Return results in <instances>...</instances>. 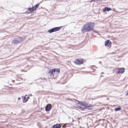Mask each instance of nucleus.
Segmentation results:
<instances>
[{
    "label": "nucleus",
    "instance_id": "obj_9",
    "mask_svg": "<svg viewBox=\"0 0 128 128\" xmlns=\"http://www.w3.org/2000/svg\"><path fill=\"white\" fill-rule=\"evenodd\" d=\"M111 10H112V9L110 8L106 7L104 8L103 12H105L110 11Z\"/></svg>",
    "mask_w": 128,
    "mask_h": 128
},
{
    "label": "nucleus",
    "instance_id": "obj_18",
    "mask_svg": "<svg viewBox=\"0 0 128 128\" xmlns=\"http://www.w3.org/2000/svg\"><path fill=\"white\" fill-rule=\"evenodd\" d=\"M27 95H26L25 96L23 97V96H22V97L23 98V101H25L26 100V96Z\"/></svg>",
    "mask_w": 128,
    "mask_h": 128
},
{
    "label": "nucleus",
    "instance_id": "obj_7",
    "mask_svg": "<svg viewBox=\"0 0 128 128\" xmlns=\"http://www.w3.org/2000/svg\"><path fill=\"white\" fill-rule=\"evenodd\" d=\"M104 45L105 46L110 47L111 46V42H110V40H107L105 42Z\"/></svg>",
    "mask_w": 128,
    "mask_h": 128
},
{
    "label": "nucleus",
    "instance_id": "obj_6",
    "mask_svg": "<svg viewBox=\"0 0 128 128\" xmlns=\"http://www.w3.org/2000/svg\"><path fill=\"white\" fill-rule=\"evenodd\" d=\"M52 108V106L51 105L47 104L45 107V110L46 112H48Z\"/></svg>",
    "mask_w": 128,
    "mask_h": 128
},
{
    "label": "nucleus",
    "instance_id": "obj_11",
    "mask_svg": "<svg viewBox=\"0 0 128 128\" xmlns=\"http://www.w3.org/2000/svg\"><path fill=\"white\" fill-rule=\"evenodd\" d=\"M54 68L52 69L51 70H50L48 72V74H50V75L52 76H53L54 75Z\"/></svg>",
    "mask_w": 128,
    "mask_h": 128
},
{
    "label": "nucleus",
    "instance_id": "obj_23",
    "mask_svg": "<svg viewBox=\"0 0 128 128\" xmlns=\"http://www.w3.org/2000/svg\"><path fill=\"white\" fill-rule=\"evenodd\" d=\"M20 99H21V98H18V100H20Z\"/></svg>",
    "mask_w": 128,
    "mask_h": 128
},
{
    "label": "nucleus",
    "instance_id": "obj_27",
    "mask_svg": "<svg viewBox=\"0 0 128 128\" xmlns=\"http://www.w3.org/2000/svg\"><path fill=\"white\" fill-rule=\"evenodd\" d=\"M102 74H104V73H103V72H102Z\"/></svg>",
    "mask_w": 128,
    "mask_h": 128
},
{
    "label": "nucleus",
    "instance_id": "obj_4",
    "mask_svg": "<svg viewBox=\"0 0 128 128\" xmlns=\"http://www.w3.org/2000/svg\"><path fill=\"white\" fill-rule=\"evenodd\" d=\"M117 74L123 73L125 72V69L123 68H117L115 69Z\"/></svg>",
    "mask_w": 128,
    "mask_h": 128
},
{
    "label": "nucleus",
    "instance_id": "obj_25",
    "mask_svg": "<svg viewBox=\"0 0 128 128\" xmlns=\"http://www.w3.org/2000/svg\"><path fill=\"white\" fill-rule=\"evenodd\" d=\"M68 118L69 119H70V117L69 116Z\"/></svg>",
    "mask_w": 128,
    "mask_h": 128
},
{
    "label": "nucleus",
    "instance_id": "obj_10",
    "mask_svg": "<svg viewBox=\"0 0 128 128\" xmlns=\"http://www.w3.org/2000/svg\"><path fill=\"white\" fill-rule=\"evenodd\" d=\"M61 125L59 124H56L54 125L52 128H61Z\"/></svg>",
    "mask_w": 128,
    "mask_h": 128
},
{
    "label": "nucleus",
    "instance_id": "obj_26",
    "mask_svg": "<svg viewBox=\"0 0 128 128\" xmlns=\"http://www.w3.org/2000/svg\"><path fill=\"white\" fill-rule=\"evenodd\" d=\"M24 72H26V71H24Z\"/></svg>",
    "mask_w": 128,
    "mask_h": 128
},
{
    "label": "nucleus",
    "instance_id": "obj_17",
    "mask_svg": "<svg viewBox=\"0 0 128 128\" xmlns=\"http://www.w3.org/2000/svg\"><path fill=\"white\" fill-rule=\"evenodd\" d=\"M29 98V96H28V97L27 99H26V100H25V101H23V103H25L28 100Z\"/></svg>",
    "mask_w": 128,
    "mask_h": 128
},
{
    "label": "nucleus",
    "instance_id": "obj_22",
    "mask_svg": "<svg viewBox=\"0 0 128 128\" xmlns=\"http://www.w3.org/2000/svg\"><path fill=\"white\" fill-rule=\"evenodd\" d=\"M96 0L98 1H100L101 2L102 0Z\"/></svg>",
    "mask_w": 128,
    "mask_h": 128
},
{
    "label": "nucleus",
    "instance_id": "obj_21",
    "mask_svg": "<svg viewBox=\"0 0 128 128\" xmlns=\"http://www.w3.org/2000/svg\"><path fill=\"white\" fill-rule=\"evenodd\" d=\"M126 96H128V90H127V93H126Z\"/></svg>",
    "mask_w": 128,
    "mask_h": 128
},
{
    "label": "nucleus",
    "instance_id": "obj_13",
    "mask_svg": "<svg viewBox=\"0 0 128 128\" xmlns=\"http://www.w3.org/2000/svg\"><path fill=\"white\" fill-rule=\"evenodd\" d=\"M54 72H56L58 73H59L60 72V70L59 68H54Z\"/></svg>",
    "mask_w": 128,
    "mask_h": 128
},
{
    "label": "nucleus",
    "instance_id": "obj_3",
    "mask_svg": "<svg viewBox=\"0 0 128 128\" xmlns=\"http://www.w3.org/2000/svg\"><path fill=\"white\" fill-rule=\"evenodd\" d=\"M61 28V27H56L49 30H48V32L49 33H52L59 30Z\"/></svg>",
    "mask_w": 128,
    "mask_h": 128
},
{
    "label": "nucleus",
    "instance_id": "obj_15",
    "mask_svg": "<svg viewBox=\"0 0 128 128\" xmlns=\"http://www.w3.org/2000/svg\"><path fill=\"white\" fill-rule=\"evenodd\" d=\"M121 110V108L120 107L118 108H116L115 109V110L116 111H119Z\"/></svg>",
    "mask_w": 128,
    "mask_h": 128
},
{
    "label": "nucleus",
    "instance_id": "obj_2",
    "mask_svg": "<svg viewBox=\"0 0 128 128\" xmlns=\"http://www.w3.org/2000/svg\"><path fill=\"white\" fill-rule=\"evenodd\" d=\"M77 106L80 108L82 109H90L92 108L91 106L86 104L79 102L77 104Z\"/></svg>",
    "mask_w": 128,
    "mask_h": 128
},
{
    "label": "nucleus",
    "instance_id": "obj_19",
    "mask_svg": "<svg viewBox=\"0 0 128 128\" xmlns=\"http://www.w3.org/2000/svg\"><path fill=\"white\" fill-rule=\"evenodd\" d=\"M107 96L106 95H103L101 96V97H106Z\"/></svg>",
    "mask_w": 128,
    "mask_h": 128
},
{
    "label": "nucleus",
    "instance_id": "obj_1",
    "mask_svg": "<svg viewBox=\"0 0 128 128\" xmlns=\"http://www.w3.org/2000/svg\"><path fill=\"white\" fill-rule=\"evenodd\" d=\"M95 25V24L94 22H90L85 24L81 29V31L83 32H89L90 30L92 29V31L96 32H97L96 31H94L93 29Z\"/></svg>",
    "mask_w": 128,
    "mask_h": 128
},
{
    "label": "nucleus",
    "instance_id": "obj_8",
    "mask_svg": "<svg viewBox=\"0 0 128 128\" xmlns=\"http://www.w3.org/2000/svg\"><path fill=\"white\" fill-rule=\"evenodd\" d=\"M74 63L75 64L77 65H79L83 64V61L82 60L80 61L78 59L76 60Z\"/></svg>",
    "mask_w": 128,
    "mask_h": 128
},
{
    "label": "nucleus",
    "instance_id": "obj_16",
    "mask_svg": "<svg viewBox=\"0 0 128 128\" xmlns=\"http://www.w3.org/2000/svg\"><path fill=\"white\" fill-rule=\"evenodd\" d=\"M12 43L14 44H18L16 42V40H15V38L12 41Z\"/></svg>",
    "mask_w": 128,
    "mask_h": 128
},
{
    "label": "nucleus",
    "instance_id": "obj_20",
    "mask_svg": "<svg viewBox=\"0 0 128 128\" xmlns=\"http://www.w3.org/2000/svg\"><path fill=\"white\" fill-rule=\"evenodd\" d=\"M28 96H32V95L31 94H30L28 95Z\"/></svg>",
    "mask_w": 128,
    "mask_h": 128
},
{
    "label": "nucleus",
    "instance_id": "obj_24",
    "mask_svg": "<svg viewBox=\"0 0 128 128\" xmlns=\"http://www.w3.org/2000/svg\"><path fill=\"white\" fill-rule=\"evenodd\" d=\"M102 63V62L101 61H100L99 62V63H100V64H101Z\"/></svg>",
    "mask_w": 128,
    "mask_h": 128
},
{
    "label": "nucleus",
    "instance_id": "obj_5",
    "mask_svg": "<svg viewBox=\"0 0 128 128\" xmlns=\"http://www.w3.org/2000/svg\"><path fill=\"white\" fill-rule=\"evenodd\" d=\"M16 40L18 44L21 43L22 41L24 40L25 39V37L21 38L18 37L14 38Z\"/></svg>",
    "mask_w": 128,
    "mask_h": 128
},
{
    "label": "nucleus",
    "instance_id": "obj_14",
    "mask_svg": "<svg viewBox=\"0 0 128 128\" xmlns=\"http://www.w3.org/2000/svg\"><path fill=\"white\" fill-rule=\"evenodd\" d=\"M39 5V4H36L34 6H33V8L35 9V10L38 8Z\"/></svg>",
    "mask_w": 128,
    "mask_h": 128
},
{
    "label": "nucleus",
    "instance_id": "obj_12",
    "mask_svg": "<svg viewBox=\"0 0 128 128\" xmlns=\"http://www.w3.org/2000/svg\"><path fill=\"white\" fill-rule=\"evenodd\" d=\"M28 10L30 12H32L35 10V9L33 7L32 8H28Z\"/></svg>",
    "mask_w": 128,
    "mask_h": 128
}]
</instances>
